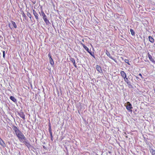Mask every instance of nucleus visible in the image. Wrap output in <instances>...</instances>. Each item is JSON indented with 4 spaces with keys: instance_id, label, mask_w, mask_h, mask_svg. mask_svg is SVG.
<instances>
[{
    "instance_id": "f257e3e1",
    "label": "nucleus",
    "mask_w": 155,
    "mask_h": 155,
    "mask_svg": "<svg viewBox=\"0 0 155 155\" xmlns=\"http://www.w3.org/2000/svg\"><path fill=\"white\" fill-rule=\"evenodd\" d=\"M12 127L20 141L24 143L28 147H30V144L26 141V138L19 129L15 126H13Z\"/></svg>"
},
{
    "instance_id": "f03ea898",
    "label": "nucleus",
    "mask_w": 155,
    "mask_h": 155,
    "mask_svg": "<svg viewBox=\"0 0 155 155\" xmlns=\"http://www.w3.org/2000/svg\"><path fill=\"white\" fill-rule=\"evenodd\" d=\"M81 45H82L83 48L87 51L88 53L90 54L93 57H95L94 53V52H91V50H89V48L83 43H81Z\"/></svg>"
},
{
    "instance_id": "7ed1b4c3",
    "label": "nucleus",
    "mask_w": 155,
    "mask_h": 155,
    "mask_svg": "<svg viewBox=\"0 0 155 155\" xmlns=\"http://www.w3.org/2000/svg\"><path fill=\"white\" fill-rule=\"evenodd\" d=\"M127 105L125 104V106L126 107L127 109L129 111H132V109L133 108L131 104L129 102H127Z\"/></svg>"
},
{
    "instance_id": "20e7f679",
    "label": "nucleus",
    "mask_w": 155,
    "mask_h": 155,
    "mask_svg": "<svg viewBox=\"0 0 155 155\" xmlns=\"http://www.w3.org/2000/svg\"><path fill=\"white\" fill-rule=\"evenodd\" d=\"M18 115L20 116L24 120H25V115L24 113L22 111L18 113Z\"/></svg>"
},
{
    "instance_id": "39448f33",
    "label": "nucleus",
    "mask_w": 155,
    "mask_h": 155,
    "mask_svg": "<svg viewBox=\"0 0 155 155\" xmlns=\"http://www.w3.org/2000/svg\"><path fill=\"white\" fill-rule=\"evenodd\" d=\"M33 13L34 15V16L35 17V19H36L37 21H38V20H39V17H38L39 15H38V14L35 11L34 9L33 10Z\"/></svg>"
},
{
    "instance_id": "423d86ee",
    "label": "nucleus",
    "mask_w": 155,
    "mask_h": 155,
    "mask_svg": "<svg viewBox=\"0 0 155 155\" xmlns=\"http://www.w3.org/2000/svg\"><path fill=\"white\" fill-rule=\"evenodd\" d=\"M106 54L110 58L113 60L115 62H116L117 61L115 59H114L110 56V55L109 53V52L107 51H106Z\"/></svg>"
},
{
    "instance_id": "0eeeda50",
    "label": "nucleus",
    "mask_w": 155,
    "mask_h": 155,
    "mask_svg": "<svg viewBox=\"0 0 155 155\" xmlns=\"http://www.w3.org/2000/svg\"><path fill=\"white\" fill-rule=\"evenodd\" d=\"M148 56L150 60L155 64V61L153 58L152 56L149 53H148Z\"/></svg>"
},
{
    "instance_id": "6e6552de",
    "label": "nucleus",
    "mask_w": 155,
    "mask_h": 155,
    "mask_svg": "<svg viewBox=\"0 0 155 155\" xmlns=\"http://www.w3.org/2000/svg\"><path fill=\"white\" fill-rule=\"evenodd\" d=\"M70 60L73 63V65L75 67H77V66L75 63V61L74 59L72 58H70Z\"/></svg>"
},
{
    "instance_id": "1a4fd4ad",
    "label": "nucleus",
    "mask_w": 155,
    "mask_h": 155,
    "mask_svg": "<svg viewBox=\"0 0 155 155\" xmlns=\"http://www.w3.org/2000/svg\"><path fill=\"white\" fill-rule=\"evenodd\" d=\"M48 56L50 58V63L51 65L53 66L54 64V62L50 54L48 55Z\"/></svg>"
},
{
    "instance_id": "9d476101",
    "label": "nucleus",
    "mask_w": 155,
    "mask_h": 155,
    "mask_svg": "<svg viewBox=\"0 0 155 155\" xmlns=\"http://www.w3.org/2000/svg\"><path fill=\"white\" fill-rule=\"evenodd\" d=\"M43 19L46 25H48L50 24V22L49 20L48 19L47 16H46V17H44L43 18Z\"/></svg>"
},
{
    "instance_id": "9b49d317",
    "label": "nucleus",
    "mask_w": 155,
    "mask_h": 155,
    "mask_svg": "<svg viewBox=\"0 0 155 155\" xmlns=\"http://www.w3.org/2000/svg\"><path fill=\"white\" fill-rule=\"evenodd\" d=\"M120 74L121 76L123 78L127 76L126 74L124 71H120Z\"/></svg>"
},
{
    "instance_id": "f8f14e48",
    "label": "nucleus",
    "mask_w": 155,
    "mask_h": 155,
    "mask_svg": "<svg viewBox=\"0 0 155 155\" xmlns=\"http://www.w3.org/2000/svg\"><path fill=\"white\" fill-rule=\"evenodd\" d=\"M148 38L149 41L152 43H153L154 42V39L151 36H149L148 37Z\"/></svg>"
},
{
    "instance_id": "ddd939ff",
    "label": "nucleus",
    "mask_w": 155,
    "mask_h": 155,
    "mask_svg": "<svg viewBox=\"0 0 155 155\" xmlns=\"http://www.w3.org/2000/svg\"><path fill=\"white\" fill-rule=\"evenodd\" d=\"M124 78V81L128 85L130 84V81H129L128 79L127 78V77Z\"/></svg>"
},
{
    "instance_id": "4468645a",
    "label": "nucleus",
    "mask_w": 155,
    "mask_h": 155,
    "mask_svg": "<svg viewBox=\"0 0 155 155\" xmlns=\"http://www.w3.org/2000/svg\"><path fill=\"white\" fill-rule=\"evenodd\" d=\"M11 22L12 23V24L13 25L14 27L15 28H17V26L15 23L14 21H11Z\"/></svg>"
},
{
    "instance_id": "2eb2a0df",
    "label": "nucleus",
    "mask_w": 155,
    "mask_h": 155,
    "mask_svg": "<svg viewBox=\"0 0 155 155\" xmlns=\"http://www.w3.org/2000/svg\"><path fill=\"white\" fill-rule=\"evenodd\" d=\"M10 99L14 102H15L17 101L16 99L12 96L10 97Z\"/></svg>"
},
{
    "instance_id": "dca6fc26",
    "label": "nucleus",
    "mask_w": 155,
    "mask_h": 155,
    "mask_svg": "<svg viewBox=\"0 0 155 155\" xmlns=\"http://www.w3.org/2000/svg\"><path fill=\"white\" fill-rule=\"evenodd\" d=\"M41 15L43 17V18L44 17H46V16H47L42 10L41 11Z\"/></svg>"
},
{
    "instance_id": "f3484780",
    "label": "nucleus",
    "mask_w": 155,
    "mask_h": 155,
    "mask_svg": "<svg viewBox=\"0 0 155 155\" xmlns=\"http://www.w3.org/2000/svg\"><path fill=\"white\" fill-rule=\"evenodd\" d=\"M27 15L29 18L30 19H31V15L29 12H28L27 13Z\"/></svg>"
},
{
    "instance_id": "a211bd4d",
    "label": "nucleus",
    "mask_w": 155,
    "mask_h": 155,
    "mask_svg": "<svg viewBox=\"0 0 155 155\" xmlns=\"http://www.w3.org/2000/svg\"><path fill=\"white\" fill-rule=\"evenodd\" d=\"M21 14L22 16V17L24 18L25 20H26L27 19V16L24 13V12L22 11V12L21 13Z\"/></svg>"
},
{
    "instance_id": "6ab92c4d",
    "label": "nucleus",
    "mask_w": 155,
    "mask_h": 155,
    "mask_svg": "<svg viewBox=\"0 0 155 155\" xmlns=\"http://www.w3.org/2000/svg\"><path fill=\"white\" fill-rule=\"evenodd\" d=\"M96 68L97 70L98 71L100 72L101 71V68L99 66L97 65L96 66Z\"/></svg>"
},
{
    "instance_id": "aec40b11",
    "label": "nucleus",
    "mask_w": 155,
    "mask_h": 155,
    "mask_svg": "<svg viewBox=\"0 0 155 155\" xmlns=\"http://www.w3.org/2000/svg\"><path fill=\"white\" fill-rule=\"evenodd\" d=\"M130 31L131 33V34L133 36L135 35V33L133 29H130Z\"/></svg>"
},
{
    "instance_id": "412c9836",
    "label": "nucleus",
    "mask_w": 155,
    "mask_h": 155,
    "mask_svg": "<svg viewBox=\"0 0 155 155\" xmlns=\"http://www.w3.org/2000/svg\"><path fill=\"white\" fill-rule=\"evenodd\" d=\"M150 152L152 153V155H155V150L152 149V151H150Z\"/></svg>"
},
{
    "instance_id": "4be33fe9",
    "label": "nucleus",
    "mask_w": 155,
    "mask_h": 155,
    "mask_svg": "<svg viewBox=\"0 0 155 155\" xmlns=\"http://www.w3.org/2000/svg\"><path fill=\"white\" fill-rule=\"evenodd\" d=\"M124 61L125 62V63L127 64L128 65H130V63H129V60L128 59H125L124 60Z\"/></svg>"
},
{
    "instance_id": "5701e85b",
    "label": "nucleus",
    "mask_w": 155,
    "mask_h": 155,
    "mask_svg": "<svg viewBox=\"0 0 155 155\" xmlns=\"http://www.w3.org/2000/svg\"><path fill=\"white\" fill-rule=\"evenodd\" d=\"M50 136H51V141H53V136H52V132H50Z\"/></svg>"
},
{
    "instance_id": "b1692460",
    "label": "nucleus",
    "mask_w": 155,
    "mask_h": 155,
    "mask_svg": "<svg viewBox=\"0 0 155 155\" xmlns=\"http://www.w3.org/2000/svg\"><path fill=\"white\" fill-rule=\"evenodd\" d=\"M49 132L50 133V132H52V131H51V126L50 125H49Z\"/></svg>"
},
{
    "instance_id": "393cba45",
    "label": "nucleus",
    "mask_w": 155,
    "mask_h": 155,
    "mask_svg": "<svg viewBox=\"0 0 155 155\" xmlns=\"http://www.w3.org/2000/svg\"><path fill=\"white\" fill-rule=\"evenodd\" d=\"M3 56L4 58H5V51H3Z\"/></svg>"
},
{
    "instance_id": "a878e982",
    "label": "nucleus",
    "mask_w": 155,
    "mask_h": 155,
    "mask_svg": "<svg viewBox=\"0 0 155 155\" xmlns=\"http://www.w3.org/2000/svg\"><path fill=\"white\" fill-rule=\"evenodd\" d=\"M139 75L142 78H143V77L142 76V75L141 74H140V73L139 74Z\"/></svg>"
},
{
    "instance_id": "bb28decb",
    "label": "nucleus",
    "mask_w": 155,
    "mask_h": 155,
    "mask_svg": "<svg viewBox=\"0 0 155 155\" xmlns=\"http://www.w3.org/2000/svg\"><path fill=\"white\" fill-rule=\"evenodd\" d=\"M10 24L9 23L8 24V26L9 27H10V28L11 29H12V28L10 27Z\"/></svg>"
},
{
    "instance_id": "cd10ccee",
    "label": "nucleus",
    "mask_w": 155,
    "mask_h": 155,
    "mask_svg": "<svg viewBox=\"0 0 155 155\" xmlns=\"http://www.w3.org/2000/svg\"><path fill=\"white\" fill-rule=\"evenodd\" d=\"M121 58L123 59V58H122V57H121Z\"/></svg>"
}]
</instances>
